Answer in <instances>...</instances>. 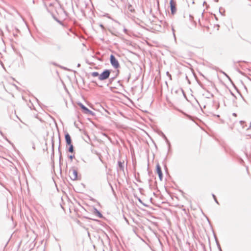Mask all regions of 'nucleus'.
I'll list each match as a JSON object with an SVG mask.
<instances>
[{"instance_id": "1", "label": "nucleus", "mask_w": 251, "mask_h": 251, "mask_svg": "<svg viewBox=\"0 0 251 251\" xmlns=\"http://www.w3.org/2000/svg\"><path fill=\"white\" fill-rule=\"evenodd\" d=\"M111 72H112L111 70H109V69L104 70L101 72V73L100 74V77H99V79L100 81H103L107 79H108L110 77Z\"/></svg>"}, {"instance_id": "2", "label": "nucleus", "mask_w": 251, "mask_h": 251, "mask_svg": "<svg viewBox=\"0 0 251 251\" xmlns=\"http://www.w3.org/2000/svg\"><path fill=\"white\" fill-rule=\"evenodd\" d=\"M110 62L111 65L115 69H117L120 67L119 63L113 54H111L110 56Z\"/></svg>"}, {"instance_id": "3", "label": "nucleus", "mask_w": 251, "mask_h": 251, "mask_svg": "<svg viewBox=\"0 0 251 251\" xmlns=\"http://www.w3.org/2000/svg\"><path fill=\"white\" fill-rule=\"evenodd\" d=\"M170 7L172 15L176 14V1L174 0H170Z\"/></svg>"}, {"instance_id": "4", "label": "nucleus", "mask_w": 251, "mask_h": 251, "mask_svg": "<svg viewBox=\"0 0 251 251\" xmlns=\"http://www.w3.org/2000/svg\"><path fill=\"white\" fill-rule=\"evenodd\" d=\"M117 171L118 172L119 171H121L124 174H125L124 168V161H122L121 160H119L118 161V167L117 168Z\"/></svg>"}, {"instance_id": "5", "label": "nucleus", "mask_w": 251, "mask_h": 251, "mask_svg": "<svg viewBox=\"0 0 251 251\" xmlns=\"http://www.w3.org/2000/svg\"><path fill=\"white\" fill-rule=\"evenodd\" d=\"M156 171L158 175L160 180L161 181L163 178V173L162 172L161 168L159 164H157L156 166Z\"/></svg>"}, {"instance_id": "6", "label": "nucleus", "mask_w": 251, "mask_h": 251, "mask_svg": "<svg viewBox=\"0 0 251 251\" xmlns=\"http://www.w3.org/2000/svg\"><path fill=\"white\" fill-rule=\"evenodd\" d=\"M92 212L93 214L95 215L96 216H97L99 218H103V216L102 214L96 208L94 207Z\"/></svg>"}, {"instance_id": "7", "label": "nucleus", "mask_w": 251, "mask_h": 251, "mask_svg": "<svg viewBox=\"0 0 251 251\" xmlns=\"http://www.w3.org/2000/svg\"><path fill=\"white\" fill-rule=\"evenodd\" d=\"M65 139L66 143V145H70V144H72V139L71 137L67 132H66L65 133Z\"/></svg>"}, {"instance_id": "8", "label": "nucleus", "mask_w": 251, "mask_h": 251, "mask_svg": "<svg viewBox=\"0 0 251 251\" xmlns=\"http://www.w3.org/2000/svg\"><path fill=\"white\" fill-rule=\"evenodd\" d=\"M73 176H70L71 179L72 180H76L78 179V173L76 169H73Z\"/></svg>"}, {"instance_id": "9", "label": "nucleus", "mask_w": 251, "mask_h": 251, "mask_svg": "<svg viewBox=\"0 0 251 251\" xmlns=\"http://www.w3.org/2000/svg\"><path fill=\"white\" fill-rule=\"evenodd\" d=\"M78 105L80 107L84 114H86V112L88 111L89 109L84 105H83L82 103L79 102L78 103Z\"/></svg>"}, {"instance_id": "10", "label": "nucleus", "mask_w": 251, "mask_h": 251, "mask_svg": "<svg viewBox=\"0 0 251 251\" xmlns=\"http://www.w3.org/2000/svg\"><path fill=\"white\" fill-rule=\"evenodd\" d=\"M119 70H117V75L116 76H113V77H112L111 78H109V80H108V83L107 84V86H108L109 85H110L112 84V82L114 81V80L116 78V77H117V76L119 74Z\"/></svg>"}, {"instance_id": "11", "label": "nucleus", "mask_w": 251, "mask_h": 251, "mask_svg": "<svg viewBox=\"0 0 251 251\" xmlns=\"http://www.w3.org/2000/svg\"><path fill=\"white\" fill-rule=\"evenodd\" d=\"M162 137L165 140L167 144L168 145L169 148H170L171 144L168 139H167V137L166 136V135L163 133L162 132Z\"/></svg>"}, {"instance_id": "12", "label": "nucleus", "mask_w": 251, "mask_h": 251, "mask_svg": "<svg viewBox=\"0 0 251 251\" xmlns=\"http://www.w3.org/2000/svg\"><path fill=\"white\" fill-rule=\"evenodd\" d=\"M69 147L68 149V151L69 152H71V153H73L74 152V146L72 144H70V145H68Z\"/></svg>"}, {"instance_id": "13", "label": "nucleus", "mask_w": 251, "mask_h": 251, "mask_svg": "<svg viewBox=\"0 0 251 251\" xmlns=\"http://www.w3.org/2000/svg\"><path fill=\"white\" fill-rule=\"evenodd\" d=\"M54 142H53V140H52V141H51L52 153H51V158L54 157Z\"/></svg>"}, {"instance_id": "14", "label": "nucleus", "mask_w": 251, "mask_h": 251, "mask_svg": "<svg viewBox=\"0 0 251 251\" xmlns=\"http://www.w3.org/2000/svg\"><path fill=\"white\" fill-rule=\"evenodd\" d=\"M100 74H99L98 72H94L91 73L92 76L93 77L98 76V78L100 77Z\"/></svg>"}, {"instance_id": "15", "label": "nucleus", "mask_w": 251, "mask_h": 251, "mask_svg": "<svg viewBox=\"0 0 251 251\" xmlns=\"http://www.w3.org/2000/svg\"><path fill=\"white\" fill-rule=\"evenodd\" d=\"M221 72L222 73H223V74L225 75V76H226L227 78H228V79H229V80L231 83H233L231 79L230 78V77H229V76H228V75H227L226 73H225L224 72H223V71H221Z\"/></svg>"}, {"instance_id": "16", "label": "nucleus", "mask_w": 251, "mask_h": 251, "mask_svg": "<svg viewBox=\"0 0 251 251\" xmlns=\"http://www.w3.org/2000/svg\"><path fill=\"white\" fill-rule=\"evenodd\" d=\"M216 244H217V247H218L219 251H222V248L221 247V246H220L218 241L217 240V239L216 238Z\"/></svg>"}, {"instance_id": "17", "label": "nucleus", "mask_w": 251, "mask_h": 251, "mask_svg": "<svg viewBox=\"0 0 251 251\" xmlns=\"http://www.w3.org/2000/svg\"><path fill=\"white\" fill-rule=\"evenodd\" d=\"M85 114L94 116L95 113L94 112H93L92 111L90 110V109H88V111Z\"/></svg>"}, {"instance_id": "18", "label": "nucleus", "mask_w": 251, "mask_h": 251, "mask_svg": "<svg viewBox=\"0 0 251 251\" xmlns=\"http://www.w3.org/2000/svg\"><path fill=\"white\" fill-rule=\"evenodd\" d=\"M128 9L131 12H133L134 11V9L132 8V6L131 4L128 5Z\"/></svg>"}, {"instance_id": "19", "label": "nucleus", "mask_w": 251, "mask_h": 251, "mask_svg": "<svg viewBox=\"0 0 251 251\" xmlns=\"http://www.w3.org/2000/svg\"><path fill=\"white\" fill-rule=\"evenodd\" d=\"M53 18L57 22H58V23H59L60 24L62 25V22L60 21L59 20H58L56 17H55L54 16H53Z\"/></svg>"}, {"instance_id": "20", "label": "nucleus", "mask_w": 251, "mask_h": 251, "mask_svg": "<svg viewBox=\"0 0 251 251\" xmlns=\"http://www.w3.org/2000/svg\"><path fill=\"white\" fill-rule=\"evenodd\" d=\"M212 197H213V198L215 202L217 203V204H219V203L218 201H217V198H216L215 195L214 194H212Z\"/></svg>"}, {"instance_id": "21", "label": "nucleus", "mask_w": 251, "mask_h": 251, "mask_svg": "<svg viewBox=\"0 0 251 251\" xmlns=\"http://www.w3.org/2000/svg\"><path fill=\"white\" fill-rule=\"evenodd\" d=\"M166 75L169 77V79L170 80H172V75H171L169 73V72H166Z\"/></svg>"}, {"instance_id": "22", "label": "nucleus", "mask_w": 251, "mask_h": 251, "mask_svg": "<svg viewBox=\"0 0 251 251\" xmlns=\"http://www.w3.org/2000/svg\"><path fill=\"white\" fill-rule=\"evenodd\" d=\"M245 123V122L244 121H240V124L241 125V126H243V127H244V124Z\"/></svg>"}, {"instance_id": "23", "label": "nucleus", "mask_w": 251, "mask_h": 251, "mask_svg": "<svg viewBox=\"0 0 251 251\" xmlns=\"http://www.w3.org/2000/svg\"><path fill=\"white\" fill-rule=\"evenodd\" d=\"M130 78V74L128 73V76H127V82H129Z\"/></svg>"}, {"instance_id": "24", "label": "nucleus", "mask_w": 251, "mask_h": 251, "mask_svg": "<svg viewBox=\"0 0 251 251\" xmlns=\"http://www.w3.org/2000/svg\"><path fill=\"white\" fill-rule=\"evenodd\" d=\"M137 200L139 202H140L141 203L143 204V205L146 206V205H145V204L143 203V202H142V201L140 198L137 197Z\"/></svg>"}, {"instance_id": "25", "label": "nucleus", "mask_w": 251, "mask_h": 251, "mask_svg": "<svg viewBox=\"0 0 251 251\" xmlns=\"http://www.w3.org/2000/svg\"><path fill=\"white\" fill-rule=\"evenodd\" d=\"M69 158L71 159V160H72L74 158H75V155H70L69 156Z\"/></svg>"}, {"instance_id": "26", "label": "nucleus", "mask_w": 251, "mask_h": 251, "mask_svg": "<svg viewBox=\"0 0 251 251\" xmlns=\"http://www.w3.org/2000/svg\"><path fill=\"white\" fill-rule=\"evenodd\" d=\"M91 200L94 202H97V201L94 198H91ZM97 203H98L99 205H100V203L98 201H97Z\"/></svg>"}, {"instance_id": "27", "label": "nucleus", "mask_w": 251, "mask_h": 251, "mask_svg": "<svg viewBox=\"0 0 251 251\" xmlns=\"http://www.w3.org/2000/svg\"><path fill=\"white\" fill-rule=\"evenodd\" d=\"M109 185H110L111 188V190L112 191H113V193L114 194L115 193V192L114 191V189H113V186H112V185L110 184V183H109Z\"/></svg>"}, {"instance_id": "28", "label": "nucleus", "mask_w": 251, "mask_h": 251, "mask_svg": "<svg viewBox=\"0 0 251 251\" xmlns=\"http://www.w3.org/2000/svg\"><path fill=\"white\" fill-rule=\"evenodd\" d=\"M100 26L103 30L105 29L104 26L103 25L100 24Z\"/></svg>"}, {"instance_id": "29", "label": "nucleus", "mask_w": 251, "mask_h": 251, "mask_svg": "<svg viewBox=\"0 0 251 251\" xmlns=\"http://www.w3.org/2000/svg\"><path fill=\"white\" fill-rule=\"evenodd\" d=\"M57 49H58V50H60V49H61V47H60V46H59V45H57Z\"/></svg>"}, {"instance_id": "30", "label": "nucleus", "mask_w": 251, "mask_h": 251, "mask_svg": "<svg viewBox=\"0 0 251 251\" xmlns=\"http://www.w3.org/2000/svg\"><path fill=\"white\" fill-rule=\"evenodd\" d=\"M125 33H126L127 31V30L126 29V28H125L124 30Z\"/></svg>"}, {"instance_id": "31", "label": "nucleus", "mask_w": 251, "mask_h": 251, "mask_svg": "<svg viewBox=\"0 0 251 251\" xmlns=\"http://www.w3.org/2000/svg\"><path fill=\"white\" fill-rule=\"evenodd\" d=\"M250 128H251V122L250 123V125L249 127H248V128H247V129H248V130H249V129H250Z\"/></svg>"}, {"instance_id": "32", "label": "nucleus", "mask_w": 251, "mask_h": 251, "mask_svg": "<svg viewBox=\"0 0 251 251\" xmlns=\"http://www.w3.org/2000/svg\"><path fill=\"white\" fill-rule=\"evenodd\" d=\"M240 160L241 163L244 162V161H243V160L242 159L240 158Z\"/></svg>"}, {"instance_id": "33", "label": "nucleus", "mask_w": 251, "mask_h": 251, "mask_svg": "<svg viewBox=\"0 0 251 251\" xmlns=\"http://www.w3.org/2000/svg\"><path fill=\"white\" fill-rule=\"evenodd\" d=\"M233 115L234 116H237V114H236V113H233Z\"/></svg>"}, {"instance_id": "34", "label": "nucleus", "mask_w": 251, "mask_h": 251, "mask_svg": "<svg viewBox=\"0 0 251 251\" xmlns=\"http://www.w3.org/2000/svg\"><path fill=\"white\" fill-rule=\"evenodd\" d=\"M80 66V64L78 63L77 65V67H79Z\"/></svg>"}, {"instance_id": "35", "label": "nucleus", "mask_w": 251, "mask_h": 251, "mask_svg": "<svg viewBox=\"0 0 251 251\" xmlns=\"http://www.w3.org/2000/svg\"><path fill=\"white\" fill-rule=\"evenodd\" d=\"M58 151L60 152V145L59 146V147H58Z\"/></svg>"}, {"instance_id": "36", "label": "nucleus", "mask_w": 251, "mask_h": 251, "mask_svg": "<svg viewBox=\"0 0 251 251\" xmlns=\"http://www.w3.org/2000/svg\"><path fill=\"white\" fill-rule=\"evenodd\" d=\"M73 72H74L75 74L76 73V72L75 71H74Z\"/></svg>"}, {"instance_id": "37", "label": "nucleus", "mask_w": 251, "mask_h": 251, "mask_svg": "<svg viewBox=\"0 0 251 251\" xmlns=\"http://www.w3.org/2000/svg\"><path fill=\"white\" fill-rule=\"evenodd\" d=\"M182 91V92L183 93V95L185 96V94H184V91H183L182 90H181Z\"/></svg>"}, {"instance_id": "38", "label": "nucleus", "mask_w": 251, "mask_h": 251, "mask_svg": "<svg viewBox=\"0 0 251 251\" xmlns=\"http://www.w3.org/2000/svg\"><path fill=\"white\" fill-rule=\"evenodd\" d=\"M0 133L1 134V135H3L1 131H0Z\"/></svg>"}, {"instance_id": "39", "label": "nucleus", "mask_w": 251, "mask_h": 251, "mask_svg": "<svg viewBox=\"0 0 251 251\" xmlns=\"http://www.w3.org/2000/svg\"><path fill=\"white\" fill-rule=\"evenodd\" d=\"M205 3H206V2H205V1H204V2H203V5H204V4H205Z\"/></svg>"}, {"instance_id": "40", "label": "nucleus", "mask_w": 251, "mask_h": 251, "mask_svg": "<svg viewBox=\"0 0 251 251\" xmlns=\"http://www.w3.org/2000/svg\"><path fill=\"white\" fill-rule=\"evenodd\" d=\"M179 112H181L182 113V111L181 110H179Z\"/></svg>"}, {"instance_id": "41", "label": "nucleus", "mask_w": 251, "mask_h": 251, "mask_svg": "<svg viewBox=\"0 0 251 251\" xmlns=\"http://www.w3.org/2000/svg\"><path fill=\"white\" fill-rule=\"evenodd\" d=\"M61 155L60 154V159L61 158Z\"/></svg>"}]
</instances>
